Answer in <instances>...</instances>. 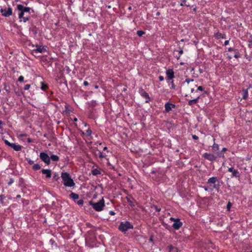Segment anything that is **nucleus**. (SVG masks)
Segmentation results:
<instances>
[{
    "mask_svg": "<svg viewBox=\"0 0 252 252\" xmlns=\"http://www.w3.org/2000/svg\"><path fill=\"white\" fill-rule=\"evenodd\" d=\"M61 178L63 179V184L65 187H72L75 186L73 179L68 173L62 172Z\"/></svg>",
    "mask_w": 252,
    "mask_h": 252,
    "instance_id": "f257e3e1",
    "label": "nucleus"
},
{
    "mask_svg": "<svg viewBox=\"0 0 252 252\" xmlns=\"http://www.w3.org/2000/svg\"><path fill=\"white\" fill-rule=\"evenodd\" d=\"M89 204L93 207L94 210L97 212L101 211L105 206V202L103 197L98 202L94 203L92 201H90Z\"/></svg>",
    "mask_w": 252,
    "mask_h": 252,
    "instance_id": "f03ea898",
    "label": "nucleus"
},
{
    "mask_svg": "<svg viewBox=\"0 0 252 252\" xmlns=\"http://www.w3.org/2000/svg\"><path fill=\"white\" fill-rule=\"evenodd\" d=\"M133 225L129 221L121 222L118 227V229L123 233H126L128 229H133Z\"/></svg>",
    "mask_w": 252,
    "mask_h": 252,
    "instance_id": "7ed1b4c3",
    "label": "nucleus"
},
{
    "mask_svg": "<svg viewBox=\"0 0 252 252\" xmlns=\"http://www.w3.org/2000/svg\"><path fill=\"white\" fill-rule=\"evenodd\" d=\"M207 184L210 185V186L213 185V188L215 189L217 191H219L220 190V185L219 184V181L217 177H212L210 178L208 180Z\"/></svg>",
    "mask_w": 252,
    "mask_h": 252,
    "instance_id": "20e7f679",
    "label": "nucleus"
},
{
    "mask_svg": "<svg viewBox=\"0 0 252 252\" xmlns=\"http://www.w3.org/2000/svg\"><path fill=\"white\" fill-rule=\"evenodd\" d=\"M4 143L11 148L13 149L15 151H20L22 150L23 147L20 145H17L16 143L9 142L7 140L4 139V137L2 138Z\"/></svg>",
    "mask_w": 252,
    "mask_h": 252,
    "instance_id": "39448f33",
    "label": "nucleus"
},
{
    "mask_svg": "<svg viewBox=\"0 0 252 252\" xmlns=\"http://www.w3.org/2000/svg\"><path fill=\"white\" fill-rule=\"evenodd\" d=\"M138 93L142 97L146 99V103H149L151 100L149 94L142 88L141 87L139 89Z\"/></svg>",
    "mask_w": 252,
    "mask_h": 252,
    "instance_id": "423d86ee",
    "label": "nucleus"
},
{
    "mask_svg": "<svg viewBox=\"0 0 252 252\" xmlns=\"http://www.w3.org/2000/svg\"><path fill=\"white\" fill-rule=\"evenodd\" d=\"M0 12L2 16L7 17L12 15V9L10 7L8 8L5 7L4 8H1Z\"/></svg>",
    "mask_w": 252,
    "mask_h": 252,
    "instance_id": "0eeeda50",
    "label": "nucleus"
},
{
    "mask_svg": "<svg viewBox=\"0 0 252 252\" xmlns=\"http://www.w3.org/2000/svg\"><path fill=\"white\" fill-rule=\"evenodd\" d=\"M40 158L45 162L47 165H49L50 163V157L45 153L41 152L39 155Z\"/></svg>",
    "mask_w": 252,
    "mask_h": 252,
    "instance_id": "6e6552de",
    "label": "nucleus"
},
{
    "mask_svg": "<svg viewBox=\"0 0 252 252\" xmlns=\"http://www.w3.org/2000/svg\"><path fill=\"white\" fill-rule=\"evenodd\" d=\"M202 157L208 160L209 161L211 162H214L216 160L217 156L216 155L211 154V153H205Z\"/></svg>",
    "mask_w": 252,
    "mask_h": 252,
    "instance_id": "1a4fd4ad",
    "label": "nucleus"
},
{
    "mask_svg": "<svg viewBox=\"0 0 252 252\" xmlns=\"http://www.w3.org/2000/svg\"><path fill=\"white\" fill-rule=\"evenodd\" d=\"M35 47H36L35 49H34L33 50H32V52L33 53H43L46 52V51H47V50H46L47 46H41V45L36 44L35 45Z\"/></svg>",
    "mask_w": 252,
    "mask_h": 252,
    "instance_id": "9d476101",
    "label": "nucleus"
},
{
    "mask_svg": "<svg viewBox=\"0 0 252 252\" xmlns=\"http://www.w3.org/2000/svg\"><path fill=\"white\" fill-rule=\"evenodd\" d=\"M17 8L19 11H22L25 14H30V11L31 10L30 7L24 6L22 4H18Z\"/></svg>",
    "mask_w": 252,
    "mask_h": 252,
    "instance_id": "9b49d317",
    "label": "nucleus"
},
{
    "mask_svg": "<svg viewBox=\"0 0 252 252\" xmlns=\"http://www.w3.org/2000/svg\"><path fill=\"white\" fill-rule=\"evenodd\" d=\"M20 13L18 14L19 18L20 19V21H23L26 23L28 21L30 20V16H24L25 13L22 11H19Z\"/></svg>",
    "mask_w": 252,
    "mask_h": 252,
    "instance_id": "f8f14e48",
    "label": "nucleus"
},
{
    "mask_svg": "<svg viewBox=\"0 0 252 252\" xmlns=\"http://www.w3.org/2000/svg\"><path fill=\"white\" fill-rule=\"evenodd\" d=\"M228 172L232 173L231 177L239 178L240 177V174L237 169H235L233 167H231L228 168Z\"/></svg>",
    "mask_w": 252,
    "mask_h": 252,
    "instance_id": "ddd939ff",
    "label": "nucleus"
},
{
    "mask_svg": "<svg viewBox=\"0 0 252 252\" xmlns=\"http://www.w3.org/2000/svg\"><path fill=\"white\" fill-rule=\"evenodd\" d=\"M166 74L167 75V80H170L174 78V72L172 69H168L166 71Z\"/></svg>",
    "mask_w": 252,
    "mask_h": 252,
    "instance_id": "4468645a",
    "label": "nucleus"
},
{
    "mask_svg": "<svg viewBox=\"0 0 252 252\" xmlns=\"http://www.w3.org/2000/svg\"><path fill=\"white\" fill-rule=\"evenodd\" d=\"M176 105L174 104L168 102L165 104V112H169L172 108H175Z\"/></svg>",
    "mask_w": 252,
    "mask_h": 252,
    "instance_id": "2eb2a0df",
    "label": "nucleus"
},
{
    "mask_svg": "<svg viewBox=\"0 0 252 252\" xmlns=\"http://www.w3.org/2000/svg\"><path fill=\"white\" fill-rule=\"evenodd\" d=\"M182 225L183 222L180 221V219H179L173 224L172 227L174 229L178 230Z\"/></svg>",
    "mask_w": 252,
    "mask_h": 252,
    "instance_id": "dca6fc26",
    "label": "nucleus"
},
{
    "mask_svg": "<svg viewBox=\"0 0 252 252\" xmlns=\"http://www.w3.org/2000/svg\"><path fill=\"white\" fill-rule=\"evenodd\" d=\"M181 6L190 7V3L193 0H180Z\"/></svg>",
    "mask_w": 252,
    "mask_h": 252,
    "instance_id": "f3484780",
    "label": "nucleus"
},
{
    "mask_svg": "<svg viewBox=\"0 0 252 252\" xmlns=\"http://www.w3.org/2000/svg\"><path fill=\"white\" fill-rule=\"evenodd\" d=\"M41 173L43 174L46 175V178H50L52 176V170L51 169H42Z\"/></svg>",
    "mask_w": 252,
    "mask_h": 252,
    "instance_id": "a211bd4d",
    "label": "nucleus"
},
{
    "mask_svg": "<svg viewBox=\"0 0 252 252\" xmlns=\"http://www.w3.org/2000/svg\"><path fill=\"white\" fill-rule=\"evenodd\" d=\"M214 37L216 39H225L226 38V35L224 33H221L219 32H217V33H215Z\"/></svg>",
    "mask_w": 252,
    "mask_h": 252,
    "instance_id": "6ab92c4d",
    "label": "nucleus"
},
{
    "mask_svg": "<svg viewBox=\"0 0 252 252\" xmlns=\"http://www.w3.org/2000/svg\"><path fill=\"white\" fill-rule=\"evenodd\" d=\"M126 199L130 206L134 207L135 206L133 201L135 202V200L132 197L127 196L126 197Z\"/></svg>",
    "mask_w": 252,
    "mask_h": 252,
    "instance_id": "aec40b11",
    "label": "nucleus"
},
{
    "mask_svg": "<svg viewBox=\"0 0 252 252\" xmlns=\"http://www.w3.org/2000/svg\"><path fill=\"white\" fill-rule=\"evenodd\" d=\"M242 98L246 100L248 97V89H243L242 91Z\"/></svg>",
    "mask_w": 252,
    "mask_h": 252,
    "instance_id": "412c9836",
    "label": "nucleus"
},
{
    "mask_svg": "<svg viewBox=\"0 0 252 252\" xmlns=\"http://www.w3.org/2000/svg\"><path fill=\"white\" fill-rule=\"evenodd\" d=\"M199 98L200 97L198 96L195 99L189 100L188 102V105L191 106L194 104H196L198 101Z\"/></svg>",
    "mask_w": 252,
    "mask_h": 252,
    "instance_id": "4be33fe9",
    "label": "nucleus"
},
{
    "mask_svg": "<svg viewBox=\"0 0 252 252\" xmlns=\"http://www.w3.org/2000/svg\"><path fill=\"white\" fill-rule=\"evenodd\" d=\"M213 140L214 143L212 146V150L214 152H217L219 150V146L218 144H216L215 143V138H213Z\"/></svg>",
    "mask_w": 252,
    "mask_h": 252,
    "instance_id": "5701e85b",
    "label": "nucleus"
},
{
    "mask_svg": "<svg viewBox=\"0 0 252 252\" xmlns=\"http://www.w3.org/2000/svg\"><path fill=\"white\" fill-rule=\"evenodd\" d=\"M69 197L70 198L72 199L73 200H75L79 198V196L78 194L72 192L69 194Z\"/></svg>",
    "mask_w": 252,
    "mask_h": 252,
    "instance_id": "b1692460",
    "label": "nucleus"
},
{
    "mask_svg": "<svg viewBox=\"0 0 252 252\" xmlns=\"http://www.w3.org/2000/svg\"><path fill=\"white\" fill-rule=\"evenodd\" d=\"M5 196L3 194L0 195V206H5V203L4 202V200L5 199Z\"/></svg>",
    "mask_w": 252,
    "mask_h": 252,
    "instance_id": "393cba45",
    "label": "nucleus"
},
{
    "mask_svg": "<svg viewBox=\"0 0 252 252\" xmlns=\"http://www.w3.org/2000/svg\"><path fill=\"white\" fill-rule=\"evenodd\" d=\"M92 174L94 176H96L97 175L100 174L101 172L99 170H98L97 169H94L92 170Z\"/></svg>",
    "mask_w": 252,
    "mask_h": 252,
    "instance_id": "a878e982",
    "label": "nucleus"
},
{
    "mask_svg": "<svg viewBox=\"0 0 252 252\" xmlns=\"http://www.w3.org/2000/svg\"><path fill=\"white\" fill-rule=\"evenodd\" d=\"M3 89L7 93H9L10 92V88L8 85H7L6 83H3Z\"/></svg>",
    "mask_w": 252,
    "mask_h": 252,
    "instance_id": "bb28decb",
    "label": "nucleus"
},
{
    "mask_svg": "<svg viewBox=\"0 0 252 252\" xmlns=\"http://www.w3.org/2000/svg\"><path fill=\"white\" fill-rule=\"evenodd\" d=\"M50 160H52L54 161H58L59 160V157L57 155H52L50 157Z\"/></svg>",
    "mask_w": 252,
    "mask_h": 252,
    "instance_id": "cd10ccee",
    "label": "nucleus"
},
{
    "mask_svg": "<svg viewBox=\"0 0 252 252\" xmlns=\"http://www.w3.org/2000/svg\"><path fill=\"white\" fill-rule=\"evenodd\" d=\"M169 252H172L173 250H175L176 252H178V249L176 247L173 246L171 245H170L168 246Z\"/></svg>",
    "mask_w": 252,
    "mask_h": 252,
    "instance_id": "c85d7f7f",
    "label": "nucleus"
},
{
    "mask_svg": "<svg viewBox=\"0 0 252 252\" xmlns=\"http://www.w3.org/2000/svg\"><path fill=\"white\" fill-rule=\"evenodd\" d=\"M48 88V85L45 84L44 82H41V89L43 91H45Z\"/></svg>",
    "mask_w": 252,
    "mask_h": 252,
    "instance_id": "c756f323",
    "label": "nucleus"
},
{
    "mask_svg": "<svg viewBox=\"0 0 252 252\" xmlns=\"http://www.w3.org/2000/svg\"><path fill=\"white\" fill-rule=\"evenodd\" d=\"M94 109L93 108H92V109L90 110V112L89 114V118L94 119Z\"/></svg>",
    "mask_w": 252,
    "mask_h": 252,
    "instance_id": "7c9ffc66",
    "label": "nucleus"
},
{
    "mask_svg": "<svg viewBox=\"0 0 252 252\" xmlns=\"http://www.w3.org/2000/svg\"><path fill=\"white\" fill-rule=\"evenodd\" d=\"M40 166L38 164H34L32 166V169L34 171L38 170L40 169Z\"/></svg>",
    "mask_w": 252,
    "mask_h": 252,
    "instance_id": "2f4dec72",
    "label": "nucleus"
},
{
    "mask_svg": "<svg viewBox=\"0 0 252 252\" xmlns=\"http://www.w3.org/2000/svg\"><path fill=\"white\" fill-rule=\"evenodd\" d=\"M97 151L98 152V155L99 158L102 159V158H105L106 157V155H104L100 151H99V150H97Z\"/></svg>",
    "mask_w": 252,
    "mask_h": 252,
    "instance_id": "473e14b6",
    "label": "nucleus"
},
{
    "mask_svg": "<svg viewBox=\"0 0 252 252\" xmlns=\"http://www.w3.org/2000/svg\"><path fill=\"white\" fill-rule=\"evenodd\" d=\"M53 179L55 181H57L60 179V177H59V176L58 173H54V175H53Z\"/></svg>",
    "mask_w": 252,
    "mask_h": 252,
    "instance_id": "72a5a7b5",
    "label": "nucleus"
},
{
    "mask_svg": "<svg viewBox=\"0 0 252 252\" xmlns=\"http://www.w3.org/2000/svg\"><path fill=\"white\" fill-rule=\"evenodd\" d=\"M145 34V32L143 31L139 30V31H137V34L139 37L142 36L143 35H144Z\"/></svg>",
    "mask_w": 252,
    "mask_h": 252,
    "instance_id": "f704fd0d",
    "label": "nucleus"
},
{
    "mask_svg": "<svg viewBox=\"0 0 252 252\" xmlns=\"http://www.w3.org/2000/svg\"><path fill=\"white\" fill-rule=\"evenodd\" d=\"M217 156V157H219V158H225V157H224V154L223 152H222V151H220V152H219L217 153V155L216 156Z\"/></svg>",
    "mask_w": 252,
    "mask_h": 252,
    "instance_id": "c9c22d12",
    "label": "nucleus"
},
{
    "mask_svg": "<svg viewBox=\"0 0 252 252\" xmlns=\"http://www.w3.org/2000/svg\"><path fill=\"white\" fill-rule=\"evenodd\" d=\"M235 54L234 57L235 58L237 59V58H240L241 57L240 54L238 52V49H237V51H235Z\"/></svg>",
    "mask_w": 252,
    "mask_h": 252,
    "instance_id": "e433bc0d",
    "label": "nucleus"
},
{
    "mask_svg": "<svg viewBox=\"0 0 252 252\" xmlns=\"http://www.w3.org/2000/svg\"><path fill=\"white\" fill-rule=\"evenodd\" d=\"M152 207L154 208L157 212H160L161 211V208L157 205H154Z\"/></svg>",
    "mask_w": 252,
    "mask_h": 252,
    "instance_id": "4c0bfd02",
    "label": "nucleus"
},
{
    "mask_svg": "<svg viewBox=\"0 0 252 252\" xmlns=\"http://www.w3.org/2000/svg\"><path fill=\"white\" fill-rule=\"evenodd\" d=\"M26 160L30 165H32L34 163V161L31 159L30 158H27Z\"/></svg>",
    "mask_w": 252,
    "mask_h": 252,
    "instance_id": "58836bf2",
    "label": "nucleus"
},
{
    "mask_svg": "<svg viewBox=\"0 0 252 252\" xmlns=\"http://www.w3.org/2000/svg\"><path fill=\"white\" fill-rule=\"evenodd\" d=\"M92 132V130H91V129H88L86 131V134L87 136H91Z\"/></svg>",
    "mask_w": 252,
    "mask_h": 252,
    "instance_id": "ea45409f",
    "label": "nucleus"
},
{
    "mask_svg": "<svg viewBox=\"0 0 252 252\" xmlns=\"http://www.w3.org/2000/svg\"><path fill=\"white\" fill-rule=\"evenodd\" d=\"M83 203H84V201L83 199H80V200H79L77 202V204L79 205V206H82L83 205Z\"/></svg>",
    "mask_w": 252,
    "mask_h": 252,
    "instance_id": "a19ab883",
    "label": "nucleus"
},
{
    "mask_svg": "<svg viewBox=\"0 0 252 252\" xmlns=\"http://www.w3.org/2000/svg\"><path fill=\"white\" fill-rule=\"evenodd\" d=\"M231 206H232L231 203L230 202H228L227 204V206H226L227 210L228 211H229Z\"/></svg>",
    "mask_w": 252,
    "mask_h": 252,
    "instance_id": "79ce46f5",
    "label": "nucleus"
},
{
    "mask_svg": "<svg viewBox=\"0 0 252 252\" xmlns=\"http://www.w3.org/2000/svg\"><path fill=\"white\" fill-rule=\"evenodd\" d=\"M194 81L193 79H190V78H187L186 80H185V82H187V83H190V82H193Z\"/></svg>",
    "mask_w": 252,
    "mask_h": 252,
    "instance_id": "37998d69",
    "label": "nucleus"
},
{
    "mask_svg": "<svg viewBox=\"0 0 252 252\" xmlns=\"http://www.w3.org/2000/svg\"><path fill=\"white\" fill-rule=\"evenodd\" d=\"M31 87V85L30 84H27L24 87V90H28Z\"/></svg>",
    "mask_w": 252,
    "mask_h": 252,
    "instance_id": "c03bdc74",
    "label": "nucleus"
},
{
    "mask_svg": "<svg viewBox=\"0 0 252 252\" xmlns=\"http://www.w3.org/2000/svg\"><path fill=\"white\" fill-rule=\"evenodd\" d=\"M24 77L22 75L20 76L19 78H18V81L20 82H22L24 81Z\"/></svg>",
    "mask_w": 252,
    "mask_h": 252,
    "instance_id": "a18cd8bd",
    "label": "nucleus"
},
{
    "mask_svg": "<svg viewBox=\"0 0 252 252\" xmlns=\"http://www.w3.org/2000/svg\"><path fill=\"white\" fill-rule=\"evenodd\" d=\"M179 219V218H173V217H171L170 218V220L172 221H174V222H176Z\"/></svg>",
    "mask_w": 252,
    "mask_h": 252,
    "instance_id": "49530a36",
    "label": "nucleus"
},
{
    "mask_svg": "<svg viewBox=\"0 0 252 252\" xmlns=\"http://www.w3.org/2000/svg\"><path fill=\"white\" fill-rule=\"evenodd\" d=\"M171 89H175V84L174 83L173 80H172L171 82Z\"/></svg>",
    "mask_w": 252,
    "mask_h": 252,
    "instance_id": "de8ad7c7",
    "label": "nucleus"
},
{
    "mask_svg": "<svg viewBox=\"0 0 252 252\" xmlns=\"http://www.w3.org/2000/svg\"><path fill=\"white\" fill-rule=\"evenodd\" d=\"M180 50H177V51L178 52L179 54V55L181 56L182 54H183V50L182 48H181L180 47Z\"/></svg>",
    "mask_w": 252,
    "mask_h": 252,
    "instance_id": "09e8293b",
    "label": "nucleus"
},
{
    "mask_svg": "<svg viewBox=\"0 0 252 252\" xmlns=\"http://www.w3.org/2000/svg\"><path fill=\"white\" fill-rule=\"evenodd\" d=\"M228 51H229V52L234 51L235 52V51H237V49L230 47L228 49Z\"/></svg>",
    "mask_w": 252,
    "mask_h": 252,
    "instance_id": "8fccbe9b",
    "label": "nucleus"
},
{
    "mask_svg": "<svg viewBox=\"0 0 252 252\" xmlns=\"http://www.w3.org/2000/svg\"><path fill=\"white\" fill-rule=\"evenodd\" d=\"M249 42L250 43L248 45V47L249 48H252V40H249Z\"/></svg>",
    "mask_w": 252,
    "mask_h": 252,
    "instance_id": "3c124183",
    "label": "nucleus"
},
{
    "mask_svg": "<svg viewBox=\"0 0 252 252\" xmlns=\"http://www.w3.org/2000/svg\"><path fill=\"white\" fill-rule=\"evenodd\" d=\"M14 182V180L13 179L11 178L10 180H9V181L8 182V185H11Z\"/></svg>",
    "mask_w": 252,
    "mask_h": 252,
    "instance_id": "603ef678",
    "label": "nucleus"
},
{
    "mask_svg": "<svg viewBox=\"0 0 252 252\" xmlns=\"http://www.w3.org/2000/svg\"><path fill=\"white\" fill-rule=\"evenodd\" d=\"M192 138L194 140H198V137L197 135H192Z\"/></svg>",
    "mask_w": 252,
    "mask_h": 252,
    "instance_id": "864d4df0",
    "label": "nucleus"
},
{
    "mask_svg": "<svg viewBox=\"0 0 252 252\" xmlns=\"http://www.w3.org/2000/svg\"><path fill=\"white\" fill-rule=\"evenodd\" d=\"M109 214L110 215H112V216H113V215H115V213L114 212V211H110L109 212Z\"/></svg>",
    "mask_w": 252,
    "mask_h": 252,
    "instance_id": "5fc2aeb1",
    "label": "nucleus"
},
{
    "mask_svg": "<svg viewBox=\"0 0 252 252\" xmlns=\"http://www.w3.org/2000/svg\"><path fill=\"white\" fill-rule=\"evenodd\" d=\"M158 79L160 81H162L164 80V77L162 76H159L158 77Z\"/></svg>",
    "mask_w": 252,
    "mask_h": 252,
    "instance_id": "6e6d98bb",
    "label": "nucleus"
},
{
    "mask_svg": "<svg viewBox=\"0 0 252 252\" xmlns=\"http://www.w3.org/2000/svg\"><path fill=\"white\" fill-rule=\"evenodd\" d=\"M83 85L85 86H87L89 85V83L87 81H84L83 82Z\"/></svg>",
    "mask_w": 252,
    "mask_h": 252,
    "instance_id": "4d7b16f0",
    "label": "nucleus"
},
{
    "mask_svg": "<svg viewBox=\"0 0 252 252\" xmlns=\"http://www.w3.org/2000/svg\"><path fill=\"white\" fill-rule=\"evenodd\" d=\"M197 90H198V91H203V87H202V86H199V87L197 88Z\"/></svg>",
    "mask_w": 252,
    "mask_h": 252,
    "instance_id": "13d9d810",
    "label": "nucleus"
},
{
    "mask_svg": "<svg viewBox=\"0 0 252 252\" xmlns=\"http://www.w3.org/2000/svg\"><path fill=\"white\" fill-rule=\"evenodd\" d=\"M227 151V148H223L221 151H222V152H223L224 153L225 152H226Z\"/></svg>",
    "mask_w": 252,
    "mask_h": 252,
    "instance_id": "bf43d9fd",
    "label": "nucleus"
},
{
    "mask_svg": "<svg viewBox=\"0 0 252 252\" xmlns=\"http://www.w3.org/2000/svg\"><path fill=\"white\" fill-rule=\"evenodd\" d=\"M27 142H28V143H32V139L31 138H28V139H27Z\"/></svg>",
    "mask_w": 252,
    "mask_h": 252,
    "instance_id": "052dcab7",
    "label": "nucleus"
},
{
    "mask_svg": "<svg viewBox=\"0 0 252 252\" xmlns=\"http://www.w3.org/2000/svg\"><path fill=\"white\" fill-rule=\"evenodd\" d=\"M229 40L225 41L224 44V45L226 46V45H228L229 44Z\"/></svg>",
    "mask_w": 252,
    "mask_h": 252,
    "instance_id": "680f3d73",
    "label": "nucleus"
},
{
    "mask_svg": "<svg viewBox=\"0 0 252 252\" xmlns=\"http://www.w3.org/2000/svg\"><path fill=\"white\" fill-rule=\"evenodd\" d=\"M203 188H204V190H205V191H208V190H209V189H208V188L207 187L204 186V187H203Z\"/></svg>",
    "mask_w": 252,
    "mask_h": 252,
    "instance_id": "e2e57ef3",
    "label": "nucleus"
},
{
    "mask_svg": "<svg viewBox=\"0 0 252 252\" xmlns=\"http://www.w3.org/2000/svg\"><path fill=\"white\" fill-rule=\"evenodd\" d=\"M87 226L89 227H92V225L91 224H90V223H87Z\"/></svg>",
    "mask_w": 252,
    "mask_h": 252,
    "instance_id": "0e129e2a",
    "label": "nucleus"
},
{
    "mask_svg": "<svg viewBox=\"0 0 252 252\" xmlns=\"http://www.w3.org/2000/svg\"><path fill=\"white\" fill-rule=\"evenodd\" d=\"M97 187H100L102 189H103L102 185H101V184L98 185L97 186H96L95 189L97 188Z\"/></svg>",
    "mask_w": 252,
    "mask_h": 252,
    "instance_id": "69168bd1",
    "label": "nucleus"
},
{
    "mask_svg": "<svg viewBox=\"0 0 252 252\" xmlns=\"http://www.w3.org/2000/svg\"><path fill=\"white\" fill-rule=\"evenodd\" d=\"M24 181V179L23 178L20 179V183H22Z\"/></svg>",
    "mask_w": 252,
    "mask_h": 252,
    "instance_id": "338daca9",
    "label": "nucleus"
},
{
    "mask_svg": "<svg viewBox=\"0 0 252 252\" xmlns=\"http://www.w3.org/2000/svg\"><path fill=\"white\" fill-rule=\"evenodd\" d=\"M21 197V195L18 194L16 196V198H20Z\"/></svg>",
    "mask_w": 252,
    "mask_h": 252,
    "instance_id": "774afa93",
    "label": "nucleus"
}]
</instances>
